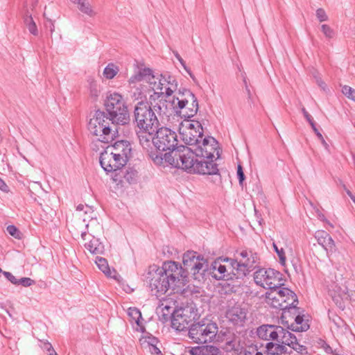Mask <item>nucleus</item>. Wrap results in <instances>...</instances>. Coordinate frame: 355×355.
Instances as JSON below:
<instances>
[{
  "label": "nucleus",
  "instance_id": "774afa93",
  "mask_svg": "<svg viewBox=\"0 0 355 355\" xmlns=\"http://www.w3.org/2000/svg\"><path fill=\"white\" fill-rule=\"evenodd\" d=\"M254 355H264L262 352H259L257 347L254 346Z\"/></svg>",
  "mask_w": 355,
  "mask_h": 355
},
{
  "label": "nucleus",
  "instance_id": "f257e3e1",
  "mask_svg": "<svg viewBox=\"0 0 355 355\" xmlns=\"http://www.w3.org/2000/svg\"><path fill=\"white\" fill-rule=\"evenodd\" d=\"M279 292L282 297V323L288 329L293 331H305L309 328L308 320L304 318V315H300L297 298L294 292L288 288L279 287Z\"/></svg>",
  "mask_w": 355,
  "mask_h": 355
},
{
  "label": "nucleus",
  "instance_id": "f03ea898",
  "mask_svg": "<svg viewBox=\"0 0 355 355\" xmlns=\"http://www.w3.org/2000/svg\"><path fill=\"white\" fill-rule=\"evenodd\" d=\"M175 153V158L180 160L179 162L176 161V165L180 166V168L189 173L203 175L218 173L217 164L214 163L212 159L205 161L202 157H200V159L195 158L193 153L187 146H182L180 150Z\"/></svg>",
  "mask_w": 355,
  "mask_h": 355
},
{
  "label": "nucleus",
  "instance_id": "13d9d810",
  "mask_svg": "<svg viewBox=\"0 0 355 355\" xmlns=\"http://www.w3.org/2000/svg\"><path fill=\"white\" fill-rule=\"evenodd\" d=\"M302 112L304 117L306 118V119L307 120V121L309 123L310 125L311 124V123H314V121H313L312 116L309 114V112L306 110V109L304 107H303L302 109Z\"/></svg>",
  "mask_w": 355,
  "mask_h": 355
},
{
  "label": "nucleus",
  "instance_id": "338daca9",
  "mask_svg": "<svg viewBox=\"0 0 355 355\" xmlns=\"http://www.w3.org/2000/svg\"><path fill=\"white\" fill-rule=\"evenodd\" d=\"M49 22H50V24H51V26H50V31H51V33H53V32L54 31V30H55L54 24H53V22H52V21H51V20H50V19H49Z\"/></svg>",
  "mask_w": 355,
  "mask_h": 355
},
{
  "label": "nucleus",
  "instance_id": "423d86ee",
  "mask_svg": "<svg viewBox=\"0 0 355 355\" xmlns=\"http://www.w3.org/2000/svg\"><path fill=\"white\" fill-rule=\"evenodd\" d=\"M134 122L139 129L147 131H156L159 127V120L148 101H139L135 106Z\"/></svg>",
  "mask_w": 355,
  "mask_h": 355
},
{
  "label": "nucleus",
  "instance_id": "39448f33",
  "mask_svg": "<svg viewBox=\"0 0 355 355\" xmlns=\"http://www.w3.org/2000/svg\"><path fill=\"white\" fill-rule=\"evenodd\" d=\"M218 327L216 322L202 318L198 321H193L188 329V337L192 342L197 344H205L212 342L216 337Z\"/></svg>",
  "mask_w": 355,
  "mask_h": 355
},
{
  "label": "nucleus",
  "instance_id": "de8ad7c7",
  "mask_svg": "<svg viewBox=\"0 0 355 355\" xmlns=\"http://www.w3.org/2000/svg\"><path fill=\"white\" fill-rule=\"evenodd\" d=\"M7 232L13 237L20 239V232L15 225H8L7 227Z\"/></svg>",
  "mask_w": 355,
  "mask_h": 355
},
{
  "label": "nucleus",
  "instance_id": "f3484780",
  "mask_svg": "<svg viewBox=\"0 0 355 355\" xmlns=\"http://www.w3.org/2000/svg\"><path fill=\"white\" fill-rule=\"evenodd\" d=\"M193 153L194 157H202L203 159H213L215 154L219 157L218 143L213 137H202L199 140L194 147H189Z\"/></svg>",
  "mask_w": 355,
  "mask_h": 355
},
{
  "label": "nucleus",
  "instance_id": "a878e982",
  "mask_svg": "<svg viewBox=\"0 0 355 355\" xmlns=\"http://www.w3.org/2000/svg\"><path fill=\"white\" fill-rule=\"evenodd\" d=\"M182 146L178 147L176 148V150L171 151V153H166L164 155H163L162 153H151L150 157L153 161V162L158 166L164 165L165 162H167L170 164L171 165L179 168L178 165H176V161L178 162H180V160L175 158V153L180 150V148Z\"/></svg>",
  "mask_w": 355,
  "mask_h": 355
},
{
  "label": "nucleus",
  "instance_id": "58836bf2",
  "mask_svg": "<svg viewBox=\"0 0 355 355\" xmlns=\"http://www.w3.org/2000/svg\"><path fill=\"white\" fill-rule=\"evenodd\" d=\"M88 85L90 96L94 98H97L101 92L99 85L96 80L92 78L88 80Z\"/></svg>",
  "mask_w": 355,
  "mask_h": 355
},
{
  "label": "nucleus",
  "instance_id": "4d7b16f0",
  "mask_svg": "<svg viewBox=\"0 0 355 355\" xmlns=\"http://www.w3.org/2000/svg\"><path fill=\"white\" fill-rule=\"evenodd\" d=\"M237 175L239 181V184H242L243 180H245V175L243 171L242 166L239 165L237 167Z\"/></svg>",
  "mask_w": 355,
  "mask_h": 355
},
{
  "label": "nucleus",
  "instance_id": "9b49d317",
  "mask_svg": "<svg viewBox=\"0 0 355 355\" xmlns=\"http://www.w3.org/2000/svg\"><path fill=\"white\" fill-rule=\"evenodd\" d=\"M179 133L182 141L192 147L203 137L202 127L198 121H183L180 124Z\"/></svg>",
  "mask_w": 355,
  "mask_h": 355
},
{
  "label": "nucleus",
  "instance_id": "052dcab7",
  "mask_svg": "<svg viewBox=\"0 0 355 355\" xmlns=\"http://www.w3.org/2000/svg\"><path fill=\"white\" fill-rule=\"evenodd\" d=\"M149 351L153 355H162L161 351L158 347H157L156 345H154L153 347H150Z\"/></svg>",
  "mask_w": 355,
  "mask_h": 355
},
{
  "label": "nucleus",
  "instance_id": "680f3d73",
  "mask_svg": "<svg viewBox=\"0 0 355 355\" xmlns=\"http://www.w3.org/2000/svg\"><path fill=\"white\" fill-rule=\"evenodd\" d=\"M311 126L313 130L314 131V132L316 134V135L318 137V139H322V135L319 132V130L317 129V128L315 127V122L314 123H311Z\"/></svg>",
  "mask_w": 355,
  "mask_h": 355
},
{
  "label": "nucleus",
  "instance_id": "473e14b6",
  "mask_svg": "<svg viewBox=\"0 0 355 355\" xmlns=\"http://www.w3.org/2000/svg\"><path fill=\"white\" fill-rule=\"evenodd\" d=\"M95 262L98 268L108 277L114 278L116 272L114 269H110L107 261L103 258L96 257Z\"/></svg>",
  "mask_w": 355,
  "mask_h": 355
},
{
  "label": "nucleus",
  "instance_id": "4c0bfd02",
  "mask_svg": "<svg viewBox=\"0 0 355 355\" xmlns=\"http://www.w3.org/2000/svg\"><path fill=\"white\" fill-rule=\"evenodd\" d=\"M24 21L28 31L33 35H37L38 30L36 24L32 17V15L27 12L24 17Z\"/></svg>",
  "mask_w": 355,
  "mask_h": 355
},
{
  "label": "nucleus",
  "instance_id": "20e7f679",
  "mask_svg": "<svg viewBox=\"0 0 355 355\" xmlns=\"http://www.w3.org/2000/svg\"><path fill=\"white\" fill-rule=\"evenodd\" d=\"M114 124L105 112L97 110L89 121L88 130L98 141L109 143L114 140L117 132Z\"/></svg>",
  "mask_w": 355,
  "mask_h": 355
},
{
  "label": "nucleus",
  "instance_id": "6e6d98bb",
  "mask_svg": "<svg viewBox=\"0 0 355 355\" xmlns=\"http://www.w3.org/2000/svg\"><path fill=\"white\" fill-rule=\"evenodd\" d=\"M175 56L178 59V60L180 62L182 66L184 67V69L189 73L190 76L193 78V76L192 75V73L191 72L190 69L187 67L185 62L182 58V57L176 52L175 53Z\"/></svg>",
  "mask_w": 355,
  "mask_h": 355
},
{
  "label": "nucleus",
  "instance_id": "f704fd0d",
  "mask_svg": "<svg viewBox=\"0 0 355 355\" xmlns=\"http://www.w3.org/2000/svg\"><path fill=\"white\" fill-rule=\"evenodd\" d=\"M73 3L76 4L78 8L83 13L89 15L94 16L95 12L92 8L89 3V0H71Z\"/></svg>",
  "mask_w": 355,
  "mask_h": 355
},
{
  "label": "nucleus",
  "instance_id": "6e6552de",
  "mask_svg": "<svg viewBox=\"0 0 355 355\" xmlns=\"http://www.w3.org/2000/svg\"><path fill=\"white\" fill-rule=\"evenodd\" d=\"M105 107L112 123L125 125L129 122V112L123 96L118 93L110 94L105 101Z\"/></svg>",
  "mask_w": 355,
  "mask_h": 355
},
{
  "label": "nucleus",
  "instance_id": "e433bc0d",
  "mask_svg": "<svg viewBox=\"0 0 355 355\" xmlns=\"http://www.w3.org/2000/svg\"><path fill=\"white\" fill-rule=\"evenodd\" d=\"M160 309V315L159 318L163 322L167 321L169 319H172L173 317V311L175 310L173 309V307L169 305H164V303L161 304L159 306Z\"/></svg>",
  "mask_w": 355,
  "mask_h": 355
},
{
  "label": "nucleus",
  "instance_id": "c756f323",
  "mask_svg": "<svg viewBox=\"0 0 355 355\" xmlns=\"http://www.w3.org/2000/svg\"><path fill=\"white\" fill-rule=\"evenodd\" d=\"M239 256L241 258L239 259L242 261L243 264L248 269L251 270L255 268L259 259L257 253L252 252V251L243 250L239 253Z\"/></svg>",
  "mask_w": 355,
  "mask_h": 355
},
{
  "label": "nucleus",
  "instance_id": "7c9ffc66",
  "mask_svg": "<svg viewBox=\"0 0 355 355\" xmlns=\"http://www.w3.org/2000/svg\"><path fill=\"white\" fill-rule=\"evenodd\" d=\"M191 355H221V351L213 345H202L191 347L189 349Z\"/></svg>",
  "mask_w": 355,
  "mask_h": 355
},
{
  "label": "nucleus",
  "instance_id": "69168bd1",
  "mask_svg": "<svg viewBox=\"0 0 355 355\" xmlns=\"http://www.w3.org/2000/svg\"><path fill=\"white\" fill-rule=\"evenodd\" d=\"M347 194L349 196L352 200L355 203V196L349 190L347 191Z\"/></svg>",
  "mask_w": 355,
  "mask_h": 355
},
{
  "label": "nucleus",
  "instance_id": "ddd939ff",
  "mask_svg": "<svg viewBox=\"0 0 355 355\" xmlns=\"http://www.w3.org/2000/svg\"><path fill=\"white\" fill-rule=\"evenodd\" d=\"M254 279L257 285L270 291L283 285L282 274L272 268H261L257 270L254 274Z\"/></svg>",
  "mask_w": 355,
  "mask_h": 355
},
{
  "label": "nucleus",
  "instance_id": "e2e57ef3",
  "mask_svg": "<svg viewBox=\"0 0 355 355\" xmlns=\"http://www.w3.org/2000/svg\"><path fill=\"white\" fill-rule=\"evenodd\" d=\"M8 188V186L6 184L4 181L0 178V189L2 191H6Z\"/></svg>",
  "mask_w": 355,
  "mask_h": 355
},
{
  "label": "nucleus",
  "instance_id": "864d4df0",
  "mask_svg": "<svg viewBox=\"0 0 355 355\" xmlns=\"http://www.w3.org/2000/svg\"><path fill=\"white\" fill-rule=\"evenodd\" d=\"M316 16H317L318 19H319V21L321 22L327 21L328 19L324 10L322 8H318L316 10Z\"/></svg>",
  "mask_w": 355,
  "mask_h": 355
},
{
  "label": "nucleus",
  "instance_id": "49530a36",
  "mask_svg": "<svg viewBox=\"0 0 355 355\" xmlns=\"http://www.w3.org/2000/svg\"><path fill=\"white\" fill-rule=\"evenodd\" d=\"M137 171L132 169L128 170L124 175V178L129 183L133 182L137 177Z\"/></svg>",
  "mask_w": 355,
  "mask_h": 355
},
{
  "label": "nucleus",
  "instance_id": "4468645a",
  "mask_svg": "<svg viewBox=\"0 0 355 355\" xmlns=\"http://www.w3.org/2000/svg\"><path fill=\"white\" fill-rule=\"evenodd\" d=\"M165 277L164 273L161 272L158 266L153 265L149 266L146 279L149 283L151 291H154L155 295L157 296H160L169 289H172L169 282Z\"/></svg>",
  "mask_w": 355,
  "mask_h": 355
},
{
  "label": "nucleus",
  "instance_id": "0eeeda50",
  "mask_svg": "<svg viewBox=\"0 0 355 355\" xmlns=\"http://www.w3.org/2000/svg\"><path fill=\"white\" fill-rule=\"evenodd\" d=\"M182 263L186 268L187 276L189 273L198 282L205 280L208 274L209 265L207 260L194 251H187L183 254Z\"/></svg>",
  "mask_w": 355,
  "mask_h": 355
},
{
  "label": "nucleus",
  "instance_id": "393cba45",
  "mask_svg": "<svg viewBox=\"0 0 355 355\" xmlns=\"http://www.w3.org/2000/svg\"><path fill=\"white\" fill-rule=\"evenodd\" d=\"M315 238L318 244L325 250L327 257L330 258L331 255L336 250L335 243L331 236L324 230H318L315 233Z\"/></svg>",
  "mask_w": 355,
  "mask_h": 355
},
{
  "label": "nucleus",
  "instance_id": "6ab92c4d",
  "mask_svg": "<svg viewBox=\"0 0 355 355\" xmlns=\"http://www.w3.org/2000/svg\"><path fill=\"white\" fill-rule=\"evenodd\" d=\"M150 87L154 91V96L157 98L164 95L168 97L177 89L178 83L172 76H168L166 78L162 76L161 78L155 77V80H151Z\"/></svg>",
  "mask_w": 355,
  "mask_h": 355
},
{
  "label": "nucleus",
  "instance_id": "9d476101",
  "mask_svg": "<svg viewBox=\"0 0 355 355\" xmlns=\"http://www.w3.org/2000/svg\"><path fill=\"white\" fill-rule=\"evenodd\" d=\"M86 227L89 232V234L83 232L81 236L83 240L87 241L85 243V248L93 254H101L104 252V245L99 241V239L96 238L95 234L101 232L102 227L99 223H98L96 218L92 217L91 220H89L88 223L86 224Z\"/></svg>",
  "mask_w": 355,
  "mask_h": 355
},
{
  "label": "nucleus",
  "instance_id": "a18cd8bd",
  "mask_svg": "<svg viewBox=\"0 0 355 355\" xmlns=\"http://www.w3.org/2000/svg\"><path fill=\"white\" fill-rule=\"evenodd\" d=\"M343 94L346 96L348 98L355 101V89L352 87L345 85L342 87Z\"/></svg>",
  "mask_w": 355,
  "mask_h": 355
},
{
  "label": "nucleus",
  "instance_id": "412c9836",
  "mask_svg": "<svg viewBox=\"0 0 355 355\" xmlns=\"http://www.w3.org/2000/svg\"><path fill=\"white\" fill-rule=\"evenodd\" d=\"M227 261H232V259L218 257L212 262L210 272L214 278L217 280L232 279L234 267L232 263Z\"/></svg>",
  "mask_w": 355,
  "mask_h": 355
},
{
  "label": "nucleus",
  "instance_id": "79ce46f5",
  "mask_svg": "<svg viewBox=\"0 0 355 355\" xmlns=\"http://www.w3.org/2000/svg\"><path fill=\"white\" fill-rule=\"evenodd\" d=\"M77 211H84V214L85 215H87L89 214V216L88 217H84L83 218V221L84 222H86L87 220V219H89L90 218L89 220L92 219V217L93 218H94V211L92 209V208L89 206H87V205H78L77 207Z\"/></svg>",
  "mask_w": 355,
  "mask_h": 355
},
{
  "label": "nucleus",
  "instance_id": "aec40b11",
  "mask_svg": "<svg viewBox=\"0 0 355 355\" xmlns=\"http://www.w3.org/2000/svg\"><path fill=\"white\" fill-rule=\"evenodd\" d=\"M150 87L154 91V96L157 98L164 95L168 97L177 89L178 83L172 76H168L166 78L162 76L161 78L155 77V80H151Z\"/></svg>",
  "mask_w": 355,
  "mask_h": 355
},
{
  "label": "nucleus",
  "instance_id": "c9c22d12",
  "mask_svg": "<svg viewBox=\"0 0 355 355\" xmlns=\"http://www.w3.org/2000/svg\"><path fill=\"white\" fill-rule=\"evenodd\" d=\"M226 345L228 349L232 350L237 355L242 354L244 349L245 348L243 345L241 344L240 339L238 338H234L233 340L227 342Z\"/></svg>",
  "mask_w": 355,
  "mask_h": 355
},
{
  "label": "nucleus",
  "instance_id": "7ed1b4c3",
  "mask_svg": "<svg viewBox=\"0 0 355 355\" xmlns=\"http://www.w3.org/2000/svg\"><path fill=\"white\" fill-rule=\"evenodd\" d=\"M256 334L261 340L277 341L288 345L289 348L301 354L306 350L305 347L297 342L294 334L281 326L263 324L257 329Z\"/></svg>",
  "mask_w": 355,
  "mask_h": 355
},
{
  "label": "nucleus",
  "instance_id": "bf43d9fd",
  "mask_svg": "<svg viewBox=\"0 0 355 355\" xmlns=\"http://www.w3.org/2000/svg\"><path fill=\"white\" fill-rule=\"evenodd\" d=\"M243 355H254V346H249L244 349Z\"/></svg>",
  "mask_w": 355,
  "mask_h": 355
},
{
  "label": "nucleus",
  "instance_id": "c03bdc74",
  "mask_svg": "<svg viewBox=\"0 0 355 355\" xmlns=\"http://www.w3.org/2000/svg\"><path fill=\"white\" fill-rule=\"evenodd\" d=\"M272 245H273V248H274L275 251L276 252V253L278 255V257L279 259V263H281V265L285 266L286 262V259L285 252H284V249L283 248L279 249L275 243H273Z\"/></svg>",
  "mask_w": 355,
  "mask_h": 355
},
{
  "label": "nucleus",
  "instance_id": "2eb2a0df",
  "mask_svg": "<svg viewBox=\"0 0 355 355\" xmlns=\"http://www.w3.org/2000/svg\"><path fill=\"white\" fill-rule=\"evenodd\" d=\"M180 114L184 118L194 116L198 110V102L196 96L189 89L180 91V96L176 98Z\"/></svg>",
  "mask_w": 355,
  "mask_h": 355
},
{
  "label": "nucleus",
  "instance_id": "c85d7f7f",
  "mask_svg": "<svg viewBox=\"0 0 355 355\" xmlns=\"http://www.w3.org/2000/svg\"><path fill=\"white\" fill-rule=\"evenodd\" d=\"M282 302L279 287L266 293V302L271 307L282 310Z\"/></svg>",
  "mask_w": 355,
  "mask_h": 355
},
{
  "label": "nucleus",
  "instance_id": "f8f14e48",
  "mask_svg": "<svg viewBox=\"0 0 355 355\" xmlns=\"http://www.w3.org/2000/svg\"><path fill=\"white\" fill-rule=\"evenodd\" d=\"M151 80H155V76L150 69L146 67L139 68L138 71L132 76L128 80L129 92L131 94L132 98H134L135 100L141 98L144 94L145 86L141 82L145 80L150 85Z\"/></svg>",
  "mask_w": 355,
  "mask_h": 355
},
{
  "label": "nucleus",
  "instance_id": "603ef678",
  "mask_svg": "<svg viewBox=\"0 0 355 355\" xmlns=\"http://www.w3.org/2000/svg\"><path fill=\"white\" fill-rule=\"evenodd\" d=\"M322 31L324 35L328 38H332L334 37V31L327 24H323L321 26Z\"/></svg>",
  "mask_w": 355,
  "mask_h": 355
},
{
  "label": "nucleus",
  "instance_id": "09e8293b",
  "mask_svg": "<svg viewBox=\"0 0 355 355\" xmlns=\"http://www.w3.org/2000/svg\"><path fill=\"white\" fill-rule=\"evenodd\" d=\"M42 349L47 352L48 355H58L56 352L54 350L51 344L49 342H44L42 346Z\"/></svg>",
  "mask_w": 355,
  "mask_h": 355
},
{
  "label": "nucleus",
  "instance_id": "b1692460",
  "mask_svg": "<svg viewBox=\"0 0 355 355\" xmlns=\"http://www.w3.org/2000/svg\"><path fill=\"white\" fill-rule=\"evenodd\" d=\"M226 317L235 326L243 327L247 318V311L239 305L229 309Z\"/></svg>",
  "mask_w": 355,
  "mask_h": 355
},
{
  "label": "nucleus",
  "instance_id": "37998d69",
  "mask_svg": "<svg viewBox=\"0 0 355 355\" xmlns=\"http://www.w3.org/2000/svg\"><path fill=\"white\" fill-rule=\"evenodd\" d=\"M141 344L146 345V347H150L156 345L157 340L156 338L153 336H144L140 339Z\"/></svg>",
  "mask_w": 355,
  "mask_h": 355
},
{
  "label": "nucleus",
  "instance_id": "cd10ccee",
  "mask_svg": "<svg viewBox=\"0 0 355 355\" xmlns=\"http://www.w3.org/2000/svg\"><path fill=\"white\" fill-rule=\"evenodd\" d=\"M269 342L266 345V355H290L291 348L288 351V345Z\"/></svg>",
  "mask_w": 355,
  "mask_h": 355
},
{
  "label": "nucleus",
  "instance_id": "4be33fe9",
  "mask_svg": "<svg viewBox=\"0 0 355 355\" xmlns=\"http://www.w3.org/2000/svg\"><path fill=\"white\" fill-rule=\"evenodd\" d=\"M112 153L110 150L105 149L100 156L101 166L107 173L116 171L126 164L125 162H120Z\"/></svg>",
  "mask_w": 355,
  "mask_h": 355
},
{
  "label": "nucleus",
  "instance_id": "5701e85b",
  "mask_svg": "<svg viewBox=\"0 0 355 355\" xmlns=\"http://www.w3.org/2000/svg\"><path fill=\"white\" fill-rule=\"evenodd\" d=\"M105 149L110 150V152H112V153L118 157L120 162H125V163L128 162V156L131 153L130 143L123 140L118 141Z\"/></svg>",
  "mask_w": 355,
  "mask_h": 355
},
{
  "label": "nucleus",
  "instance_id": "dca6fc26",
  "mask_svg": "<svg viewBox=\"0 0 355 355\" xmlns=\"http://www.w3.org/2000/svg\"><path fill=\"white\" fill-rule=\"evenodd\" d=\"M153 146L160 151L176 150L178 145L177 135L167 128H157L155 131Z\"/></svg>",
  "mask_w": 355,
  "mask_h": 355
},
{
  "label": "nucleus",
  "instance_id": "1a4fd4ad",
  "mask_svg": "<svg viewBox=\"0 0 355 355\" xmlns=\"http://www.w3.org/2000/svg\"><path fill=\"white\" fill-rule=\"evenodd\" d=\"M159 268L172 286V291L178 292L186 284L187 282L186 268L180 263L173 261H165Z\"/></svg>",
  "mask_w": 355,
  "mask_h": 355
},
{
  "label": "nucleus",
  "instance_id": "bb28decb",
  "mask_svg": "<svg viewBox=\"0 0 355 355\" xmlns=\"http://www.w3.org/2000/svg\"><path fill=\"white\" fill-rule=\"evenodd\" d=\"M156 96L151 95L150 97V103L152 109L155 112V114H158V116L161 118L162 120L165 118L167 119L170 114H171V109L168 107L167 101L164 99H159L157 102H155L153 103L151 102L152 99H155Z\"/></svg>",
  "mask_w": 355,
  "mask_h": 355
},
{
  "label": "nucleus",
  "instance_id": "8fccbe9b",
  "mask_svg": "<svg viewBox=\"0 0 355 355\" xmlns=\"http://www.w3.org/2000/svg\"><path fill=\"white\" fill-rule=\"evenodd\" d=\"M318 344L320 345V347L324 350L326 353L333 354L334 355H335V350H333L329 344H327L324 340H320Z\"/></svg>",
  "mask_w": 355,
  "mask_h": 355
},
{
  "label": "nucleus",
  "instance_id": "72a5a7b5",
  "mask_svg": "<svg viewBox=\"0 0 355 355\" xmlns=\"http://www.w3.org/2000/svg\"><path fill=\"white\" fill-rule=\"evenodd\" d=\"M234 267V271L232 273V277H236V278H240L246 275V274L250 271L243 262L241 261L239 258L236 260L232 259L230 261Z\"/></svg>",
  "mask_w": 355,
  "mask_h": 355
},
{
  "label": "nucleus",
  "instance_id": "2f4dec72",
  "mask_svg": "<svg viewBox=\"0 0 355 355\" xmlns=\"http://www.w3.org/2000/svg\"><path fill=\"white\" fill-rule=\"evenodd\" d=\"M155 132V131H147L143 129H139L137 132L139 144L144 149L148 150L151 145H153Z\"/></svg>",
  "mask_w": 355,
  "mask_h": 355
},
{
  "label": "nucleus",
  "instance_id": "0e129e2a",
  "mask_svg": "<svg viewBox=\"0 0 355 355\" xmlns=\"http://www.w3.org/2000/svg\"><path fill=\"white\" fill-rule=\"evenodd\" d=\"M320 141H321V143L322 144V145L324 146V147L326 148V149H328L329 148V145L325 141L324 139L323 138V137H322V139H319Z\"/></svg>",
  "mask_w": 355,
  "mask_h": 355
},
{
  "label": "nucleus",
  "instance_id": "5fc2aeb1",
  "mask_svg": "<svg viewBox=\"0 0 355 355\" xmlns=\"http://www.w3.org/2000/svg\"><path fill=\"white\" fill-rule=\"evenodd\" d=\"M3 274L5 276V277L12 284L15 285H18L17 279L11 272L3 271Z\"/></svg>",
  "mask_w": 355,
  "mask_h": 355
},
{
  "label": "nucleus",
  "instance_id": "a19ab883",
  "mask_svg": "<svg viewBox=\"0 0 355 355\" xmlns=\"http://www.w3.org/2000/svg\"><path fill=\"white\" fill-rule=\"evenodd\" d=\"M128 315L132 319V322H135L138 326L140 325V319L141 313L140 311L135 307H130L128 309Z\"/></svg>",
  "mask_w": 355,
  "mask_h": 355
},
{
  "label": "nucleus",
  "instance_id": "ea45409f",
  "mask_svg": "<svg viewBox=\"0 0 355 355\" xmlns=\"http://www.w3.org/2000/svg\"><path fill=\"white\" fill-rule=\"evenodd\" d=\"M119 72V68L112 63L109 64L103 71V76L107 79H112Z\"/></svg>",
  "mask_w": 355,
  "mask_h": 355
},
{
  "label": "nucleus",
  "instance_id": "a211bd4d",
  "mask_svg": "<svg viewBox=\"0 0 355 355\" xmlns=\"http://www.w3.org/2000/svg\"><path fill=\"white\" fill-rule=\"evenodd\" d=\"M197 313L192 307H184L175 309L173 311L171 327L177 331H183L190 323L193 322Z\"/></svg>",
  "mask_w": 355,
  "mask_h": 355
},
{
  "label": "nucleus",
  "instance_id": "3c124183",
  "mask_svg": "<svg viewBox=\"0 0 355 355\" xmlns=\"http://www.w3.org/2000/svg\"><path fill=\"white\" fill-rule=\"evenodd\" d=\"M18 285L21 284L24 287L32 286L35 284V281L29 277H22L17 279Z\"/></svg>",
  "mask_w": 355,
  "mask_h": 355
}]
</instances>
